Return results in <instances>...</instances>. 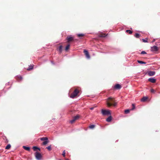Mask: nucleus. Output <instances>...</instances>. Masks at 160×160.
Instances as JSON below:
<instances>
[{
  "mask_svg": "<svg viewBox=\"0 0 160 160\" xmlns=\"http://www.w3.org/2000/svg\"><path fill=\"white\" fill-rule=\"evenodd\" d=\"M107 105L108 107H110L112 106H115L117 103L115 102L114 99L111 97H109L108 98L107 100Z\"/></svg>",
  "mask_w": 160,
  "mask_h": 160,
  "instance_id": "obj_1",
  "label": "nucleus"
},
{
  "mask_svg": "<svg viewBox=\"0 0 160 160\" xmlns=\"http://www.w3.org/2000/svg\"><path fill=\"white\" fill-rule=\"evenodd\" d=\"M79 91H74L71 94L70 97L72 98H74L77 96L79 93Z\"/></svg>",
  "mask_w": 160,
  "mask_h": 160,
  "instance_id": "obj_2",
  "label": "nucleus"
},
{
  "mask_svg": "<svg viewBox=\"0 0 160 160\" xmlns=\"http://www.w3.org/2000/svg\"><path fill=\"white\" fill-rule=\"evenodd\" d=\"M80 117V116L79 115H77L73 118L70 121V122L72 124L73 123L76 121L78 120L79 118Z\"/></svg>",
  "mask_w": 160,
  "mask_h": 160,
  "instance_id": "obj_3",
  "label": "nucleus"
},
{
  "mask_svg": "<svg viewBox=\"0 0 160 160\" xmlns=\"http://www.w3.org/2000/svg\"><path fill=\"white\" fill-rule=\"evenodd\" d=\"M102 113L103 115H109L111 114L110 111L104 109L102 110Z\"/></svg>",
  "mask_w": 160,
  "mask_h": 160,
  "instance_id": "obj_4",
  "label": "nucleus"
},
{
  "mask_svg": "<svg viewBox=\"0 0 160 160\" xmlns=\"http://www.w3.org/2000/svg\"><path fill=\"white\" fill-rule=\"evenodd\" d=\"M35 155L36 158L38 160H40L42 157L41 154L38 152H36L35 153Z\"/></svg>",
  "mask_w": 160,
  "mask_h": 160,
  "instance_id": "obj_5",
  "label": "nucleus"
},
{
  "mask_svg": "<svg viewBox=\"0 0 160 160\" xmlns=\"http://www.w3.org/2000/svg\"><path fill=\"white\" fill-rule=\"evenodd\" d=\"M151 50L152 52H156L158 50V48L156 46H154L151 47Z\"/></svg>",
  "mask_w": 160,
  "mask_h": 160,
  "instance_id": "obj_6",
  "label": "nucleus"
},
{
  "mask_svg": "<svg viewBox=\"0 0 160 160\" xmlns=\"http://www.w3.org/2000/svg\"><path fill=\"white\" fill-rule=\"evenodd\" d=\"M84 53L86 58L88 59H89L90 58V56L88 51L86 50H84Z\"/></svg>",
  "mask_w": 160,
  "mask_h": 160,
  "instance_id": "obj_7",
  "label": "nucleus"
},
{
  "mask_svg": "<svg viewBox=\"0 0 160 160\" xmlns=\"http://www.w3.org/2000/svg\"><path fill=\"white\" fill-rule=\"evenodd\" d=\"M155 72L154 71H150L148 72V74L149 76H152L154 75L155 74Z\"/></svg>",
  "mask_w": 160,
  "mask_h": 160,
  "instance_id": "obj_8",
  "label": "nucleus"
},
{
  "mask_svg": "<svg viewBox=\"0 0 160 160\" xmlns=\"http://www.w3.org/2000/svg\"><path fill=\"white\" fill-rule=\"evenodd\" d=\"M148 81L152 83H154L156 82V80L153 78H151L148 79Z\"/></svg>",
  "mask_w": 160,
  "mask_h": 160,
  "instance_id": "obj_9",
  "label": "nucleus"
},
{
  "mask_svg": "<svg viewBox=\"0 0 160 160\" xmlns=\"http://www.w3.org/2000/svg\"><path fill=\"white\" fill-rule=\"evenodd\" d=\"M114 88L116 89H120L121 88V86L119 84H117L114 86Z\"/></svg>",
  "mask_w": 160,
  "mask_h": 160,
  "instance_id": "obj_10",
  "label": "nucleus"
},
{
  "mask_svg": "<svg viewBox=\"0 0 160 160\" xmlns=\"http://www.w3.org/2000/svg\"><path fill=\"white\" fill-rule=\"evenodd\" d=\"M148 99V97H143L141 99V101L142 102H145Z\"/></svg>",
  "mask_w": 160,
  "mask_h": 160,
  "instance_id": "obj_11",
  "label": "nucleus"
},
{
  "mask_svg": "<svg viewBox=\"0 0 160 160\" xmlns=\"http://www.w3.org/2000/svg\"><path fill=\"white\" fill-rule=\"evenodd\" d=\"M67 39L68 42H69L71 41H72L73 39V38L71 37H67Z\"/></svg>",
  "mask_w": 160,
  "mask_h": 160,
  "instance_id": "obj_12",
  "label": "nucleus"
},
{
  "mask_svg": "<svg viewBox=\"0 0 160 160\" xmlns=\"http://www.w3.org/2000/svg\"><path fill=\"white\" fill-rule=\"evenodd\" d=\"M112 119V117L111 116H109L107 119L106 121L108 122H110L111 121Z\"/></svg>",
  "mask_w": 160,
  "mask_h": 160,
  "instance_id": "obj_13",
  "label": "nucleus"
},
{
  "mask_svg": "<svg viewBox=\"0 0 160 160\" xmlns=\"http://www.w3.org/2000/svg\"><path fill=\"white\" fill-rule=\"evenodd\" d=\"M33 149L34 151H36L37 150H38L39 151L40 150V148H38L36 146H34L33 147Z\"/></svg>",
  "mask_w": 160,
  "mask_h": 160,
  "instance_id": "obj_14",
  "label": "nucleus"
},
{
  "mask_svg": "<svg viewBox=\"0 0 160 160\" xmlns=\"http://www.w3.org/2000/svg\"><path fill=\"white\" fill-rule=\"evenodd\" d=\"M23 148L25 150H27L28 151H29L30 150V148L29 147H27L25 146H23Z\"/></svg>",
  "mask_w": 160,
  "mask_h": 160,
  "instance_id": "obj_15",
  "label": "nucleus"
},
{
  "mask_svg": "<svg viewBox=\"0 0 160 160\" xmlns=\"http://www.w3.org/2000/svg\"><path fill=\"white\" fill-rule=\"evenodd\" d=\"M40 140L41 141H46V140H48V138L47 137H42V138H40Z\"/></svg>",
  "mask_w": 160,
  "mask_h": 160,
  "instance_id": "obj_16",
  "label": "nucleus"
},
{
  "mask_svg": "<svg viewBox=\"0 0 160 160\" xmlns=\"http://www.w3.org/2000/svg\"><path fill=\"white\" fill-rule=\"evenodd\" d=\"M62 46H60L58 48V50L60 52H61L62 51Z\"/></svg>",
  "mask_w": 160,
  "mask_h": 160,
  "instance_id": "obj_17",
  "label": "nucleus"
},
{
  "mask_svg": "<svg viewBox=\"0 0 160 160\" xmlns=\"http://www.w3.org/2000/svg\"><path fill=\"white\" fill-rule=\"evenodd\" d=\"M16 79L18 80V79H20V80H22V77H21V76H18L17 77H16Z\"/></svg>",
  "mask_w": 160,
  "mask_h": 160,
  "instance_id": "obj_18",
  "label": "nucleus"
},
{
  "mask_svg": "<svg viewBox=\"0 0 160 160\" xmlns=\"http://www.w3.org/2000/svg\"><path fill=\"white\" fill-rule=\"evenodd\" d=\"M48 142L49 141L48 140H46L44 141L43 142L42 144L43 145H46Z\"/></svg>",
  "mask_w": 160,
  "mask_h": 160,
  "instance_id": "obj_19",
  "label": "nucleus"
},
{
  "mask_svg": "<svg viewBox=\"0 0 160 160\" xmlns=\"http://www.w3.org/2000/svg\"><path fill=\"white\" fill-rule=\"evenodd\" d=\"M11 147V145L10 144H8L6 147L5 149H9Z\"/></svg>",
  "mask_w": 160,
  "mask_h": 160,
  "instance_id": "obj_20",
  "label": "nucleus"
},
{
  "mask_svg": "<svg viewBox=\"0 0 160 160\" xmlns=\"http://www.w3.org/2000/svg\"><path fill=\"white\" fill-rule=\"evenodd\" d=\"M138 62L140 64H146V62L141 61L138 60Z\"/></svg>",
  "mask_w": 160,
  "mask_h": 160,
  "instance_id": "obj_21",
  "label": "nucleus"
},
{
  "mask_svg": "<svg viewBox=\"0 0 160 160\" xmlns=\"http://www.w3.org/2000/svg\"><path fill=\"white\" fill-rule=\"evenodd\" d=\"M69 47H70V45L69 44L68 45L66 46V47L65 48V50L66 51H67L69 48Z\"/></svg>",
  "mask_w": 160,
  "mask_h": 160,
  "instance_id": "obj_22",
  "label": "nucleus"
},
{
  "mask_svg": "<svg viewBox=\"0 0 160 160\" xmlns=\"http://www.w3.org/2000/svg\"><path fill=\"white\" fill-rule=\"evenodd\" d=\"M33 68V66H29V68L27 69L28 70H30L31 69H32Z\"/></svg>",
  "mask_w": 160,
  "mask_h": 160,
  "instance_id": "obj_23",
  "label": "nucleus"
},
{
  "mask_svg": "<svg viewBox=\"0 0 160 160\" xmlns=\"http://www.w3.org/2000/svg\"><path fill=\"white\" fill-rule=\"evenodd\" d=\"M130 110L129 109H126L125 110V113L126 114L128 113L129 112Z\"/></svg>",
  "mask_w": 160,
  "mask_h": 160,
  "instance_id": "obj_24",
  "label": "nucleus"
},
{
  "mask_svg": "<svg viewBox=\"0 0 160 160\" xmlns=\"http://www.w3.org/2000/svg\"><path fill=\"white\" fill-rule=\"evenodd\" d=\"M140 35L139 34L136 33L135 35V37L137 38H139V37Z\"/></svg>",
  "mask_w": 160,
  "mask_h": 160,
  "instance_id": "obj_25",
  "label": "nucleus"
},
{
  "mask_svg": "<svg viewBox=\"0 0 160 160\" xmlns=\"http://www.w3.org/2000/svg\"><path fill=\"white\" fill-rule=\"evenodd\" d=\"M46 148L49 151H50L51 150V145L46 147Z\"/></svg>",
  "mask_w": 160,
  "mask_h": 160,
  "instance_id": "obj_26",
  "label": "nucleus"
},
{
  "mask_svg": "<svg viewBox=\"0 0 160 160\" xmlns=\"http://www.w3.org/2000/svg\"><path fill=\"white\" fill-rule=\"evenodd\" d=\"M78 36L79 37H82L84 36V34H77Z\"/></svg>",
  "mask_w": 160,
  "mask_h": 160,
  "instance_id": "obj_27",
  "label": "nucleus"
},
{
  "mask_svg": "<svg viewBox=\"0 0 160 160\" xmlns=\"http://www.w3.org/2000/svg\"><path fill=\"white\" fill-rule=\"evenodd\" d=\"M95 126L93 125H90L89 126V128L91 129L95 127Z\"/></svg>",
  "mask_w": 160,
  "mask_h": 160,
  "instance_id": "obj_28",
  "label": "nucleus"
},
{
  "mask_svg": "<svg viewBox=\"0 0 160 160\" xmlns=\"http://www.w3.org/2000/svg\"><path fill=\"white\" fill-rule=\"evenodd\" d=\"M126 32H128L129 33L131 34L132 33V32L130 30H128L126 31Z\"/></svg>",
  "mask_w": 160,
  "mask_h": 160,
  "instance_id": "obj_29",
  "label": "nucleus"
},
{
  "mask_svg": "<svg viewBox=\"0 0 160 160\" xmlns=\"http://www.w3.org/2000/svg\"><path fill=\"white\" fill-rule=\"evenodd\" d=\"M132 108L131 109V110H134L135 108V105L134 104H132Z\"/></svg>",
  "mask_w": 160,
  "mask_h": 160,
  "instance_id": "obj_30",
  "label": "nucleus"
},
{
  "mask_svg": "<svg viewBox=\"0 0 160 160\" xmlns=\"http://www.w3.org/2000/svg\"><path fill=\"white\" fill-rule=\"evenodd\" d=\"M65 154H66L65 151L64 150L62 152V155L63 157H65Z\"/></svg>",
  "mask_w": 160,
  "mask_h": 160,
  "instance_id": "obj_31",
  "label": "nucleus"
},
{
  "mask_svg": "<svg viewBox=\"0 0 160 160\" xmlns=\"http://www.w3.org/2000/svg\"><path fill=\"white\" fill-rule=\"evenodd\" d=\"M141 54H146V52L144 51H142L141 52Z\"/></svg>",
  "mask_w": 160,
  "mask_h": 160,
  "instance_id": "obj_32",
  "label": "nucleus"
},
{
  "mask_svg": "<svg viewBox=\"0 0 160 160\" xmlns=\"http://www.w3.org/2000/svg\"><path fill=\"white\" fill-rule=\"evenodd\" d=\"M142 40H143V42H147V40H145V39H142Z\"/></svg>",
  "mask_w": 160,
  "mask_h": 160,
  "instance_id": "obj_33",
  "label": "nucleus"
},
{
  "mask_svg": "<svg viewBox=\"0 0 160 160\" xmlns=\"http://www.w3.org/2000/svg\"><path fill=\"white\" fill-rule=\"evenodd\" d=\"M155 91H151V92L152 93H155Z\"/></svg>",
  "mask_w": 160,
  "mask_h": 160,
  "instance_id": "obj_34",
  "label": "nucleus"
},
{
  "mask_svg": "<svg viewBox=\"0 0 160 160\" xmlns=\"http://www.w3.org/2000/svg\"><path fill=\"white\" fill-rule=\"evenodd\" d=\"M106 36V35H105V34H104L103 35L101 36V37H105Z\"/></svg>",
  "mask_w": 160,
  "mask_h": 160,
  "instance_id": "obj_35",
  "label": "nucleus"
},
{
  "mask_svg": "<svg viewBox=\"0 0 160 160\" xmlns=\"http://www.w3.org/2000/svg\"><path fill=\"white\" fill-rule=\"evenodd\" d=\"M93 108H94V107H92V108H90V109L91 110H92L93 109Z\"/></svg>",
  "mask_w": 160,
  "mask_h": 160,
  "instance_id": "obj_36",
  "label": "nucleus"
},
{
  "mask_svg": "<svg viewBox=\"0 0 160 160\" xmlns=\"http://www.w3.org/2000/svg\"><path fill=\"white\" fill-rule=\"evenodd\" d=\"M65 159H66V160H69V159H68V158H66Z\"/></svg>",
  "mask_w": 160,
  "mask_h": 160,
  "instance_id": "obj_37",
  "label": "nucleus"
},
{
  "mask_svg": "<svg viewBox=\"0 0 160 160\" xmlns=\"http://www.w3.org/2000/svg\"><path fill=\"white\" fill-rule=\"evenodd\" d=\"M155 41V40L154 39V40H153V41H152V42H154V41Z\"/></svg>",
  "mask_w": 160,
  "mask_h": 160,
  "instance_id": "obj_38",
  "label": "nucleus"
},
{
  "mask_svg": "<svg viewBox=\"0 0 160 160\" xmlns=\"http://www.w3.org/2000/svg\"><path fill=\"white\" fill-rule=\"evenodd\" d=\"M74 90H78L77 89H75Z\"/></svg>",
  "mask_w": 160,
  "mask_h": 160,
  "instance_id": "obj_39",
  "label": "nucleus"
},
{
  "mask_svg": "<svg viewBox=\"0 0 160 160\" xmlns=\"http://www.w3.org/2000/svg\"><path fill=\"white\" fill-rule=\"evenodd\" d=\"M51 62L52 64H53V63L52 62Z\"/></svg>",
  "mask_w": 160,
  "mask_h": 160,
  "instance_id": "obj_40",
  "label": "nucleus"
},
{
  "mask_svg": "<svg viewBox=\"0 0 160 160\" xmlns=\"http://www.w3.org/2000/svg\"><path fill=\"white\" fill-rule=\"evenodd\" d=\"M150 90H153V89H151Z\"/></svg>",
  "mask_w": 160,
  "mask_h": 160,
  "instance_id": "obj_41",
  "label": "nucleus"
}]
</instances>
